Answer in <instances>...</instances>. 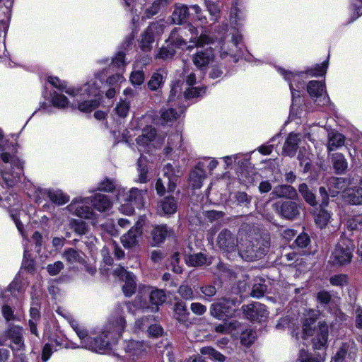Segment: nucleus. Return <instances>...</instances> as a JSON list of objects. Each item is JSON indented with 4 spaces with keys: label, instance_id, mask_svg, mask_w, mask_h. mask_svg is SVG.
I'll use <instances>...</instances> for the list:
<instances>
[{
    "label": "nucleus",
    "instance_id": "62",
    "mask_svg": "<svg viewBox=\"0 0 362 362\" xmlns=\"http://www.w3.org/2000/svg\"><path fill=\"white\" fill-rule=\"evenodd\" d=\"M310 242V238L308 235L305 233H301L296 238L294 244L296 247L300 248H304L306 247Z\"/></svg>",
    "mask_w": 362,
    "mask_h": 362
},
{
    "label": "nucleus",
    "instance_id": "37",
    "mask_svg": "<svg viewBox=\"0 0 362 362\" xmlns=\"http://www.w3.org/2000/svg\"><path fill=\"white\" fill-rule=\"evenodd\" d=\"M298 191L305 199V201L310 206H315L317 204L315 194L310 190L308 186L305 183L300 184Z\"/></svg>",
    "mask_w": 362,
    "mask_h": 362
},
{
    "label": "nucleus",
    "instance_id": "8",
    "mask_svg": "<svg viewBox=\"0 0 362 362\" xmlns=\"http://www.w3.org/2000/svg\"><path fill=\"white\" fill-rule=\"evenodd\" d=\"M216 243L218 247L227 253L235 252L238 246L237 238L228 229H223L218 233Z\"/></svg>",
    "mask_w": 362,
    "mask_h": 362
},
{
    "label": "nucleus",
    "instance_id": "57",
    "mask_svg": "<svg viewBox=\"0 0 362 362\" xmlns=\"http://www.w3.org/2000/svg\"><path fill=\"white\" fill-rule=\"evenodd\" d=\"M329 218V214L326 211L322 210L317 215L315 218V222L322 228L327 224Z\"/></svg>",
    "mask_w": 362,
    "mask_h": 362
},
{
    "label": "nucleus",
    "instance_id": "63",
    "mask_svg": "<svg viewBox=\"0 0 362 362\" xmlns=\"http://www.w3.org/2000/svg\"><path fill=\"white\" fill-rule=\"evenodd\" d=\"M153 320V316L142 317L135 322V327L141 330L148 328L149 324L152 322Z\"/></svg>",
    "mask_w": 362,
    "mask_h": 362
},
{
    "label": "nucleus",
    "instance_id": "41",
    "mask_svg": "<svg viewBox=\"0 0 362 362\" xmlns=\"http://www.w3.org/2000/svg\"><path fill=\"white\" fill-rule=\"evenodd\" d=\"M122 280L125 281L122 286L124 295L127 297L132 296L135 293L136 286L134 275L132 274H127Z\"/></svg>",
    "mask_w": 362,
    "mask_h": 362
},
{
    "label": "nucleus",
    "instance_id": "15",
    "mask_svg": "<svg viewBox=\"0 0 362 362\" xmlns=\"http://www.w3.org/2000/svg\"><path fill=\"white\" fill-rule=\"evenodd\" d=\"M272 195L274 198L286 199V200L296 199L298 197L296 188L286 184L275 186L272 189Z\"/></svg>",
    "mask_w": 362,
    "mask_h": 362
},
{
    "label": "nucleus",
    "instance_id": "38",
    "mask_svg": "<svg viewBox=\"0 0 362 362\" xmlns=\"http://www.w3.org/2000/svg\"><path fill=\"white\" fill-rule=\"evenodd\" d=\"M307 91L312 98H319L325 91V86L320 81H310L307 86Z\"/></svg>",
    "mask_w": 362,
    "mask_h": 362
},
{
    "label": "nucleus",
    "instance_id": "40",
    "mask_svg": "<svg viewBox=\"0 0 362 362\" xmlns=\"http://www.w3.org/2000/svg\"><path fill=\"white\" fill-rule=\"evenodd\" d=\"M49 199L58 205H62L69 201V197L64 194L62 190H49L47 192Z\"/></svg>",
    "mask_w": 362,
    "mask_h": 362
},
{
    "label": "nucleus",
    "instance_id": "44",
    "mask_svg": "<svg viewBox=\"0 0 362 362\" xmlns=\"http://www.w3.org/2000/svg\"><path fill=\"white\" fill-rule=\"evenodd\" d=\"M71 327L76 332L80 339L81 340L82 346L85 344L86 340L88 336V332L86 329L84 328L83 326L80 325L77 321L72 320L70 321Z\"/></svg>",
    "mask_w": 362,
    "mask_h": 362
},
{
    "label": "nucleus",
    "instance_id": "10",
    "mask_svg": "<svg viewBox=\"0 0 362 362\" xmlns=\"http://www.w3.org/2000/svg\"><path fill=\"white\" fill-rule=\"evenodd\" d=\"M108 333L103 332L97 337H88L83 347L95 352L107 350L110 346Z\"/></svg>",
    "mask_w": 362,
    "mask_h": 362
},
{
    "label": "nucleus",
    "instance_id": "53",
    "mask_svg": "<svg viewBox=\"0 0 362 362\" xmlns=\"http://www.w3.org/2000/svg\"><path fill=\"white\" fill-rule=\"evenodd\" d=\"M160 112L162 119L165 122L175 120L179 116L177 110L174 108L162 109Z\"/></svg>",
    "mask_w": 362,
    "mask_h": 362
},
{
    "label": "nucleus",
    "instance_id": "16",
    "mask_svg": "<svg viewBox=\"0 0 362 362\" xmlns=\"http://www.w3.org/2000/svg\"><path fill=\"white\" fill-rule=\"evenodd\" d=\"M7 337L14 344V346H9L12 350L19 351L25 347L23 329L21 327L10 325L7 330Z\"/></svg>",
    "mask_w": 362,
    "mask_h": 362
},
{
    "label": "nucleus",
    "instance_id": "21",
    "mask_svg": "<svg viewBox=\"0 0 362 362\" xmlns=\"http://www.w3.org/2000/svg\"><path fill=\"white\" fill-rule=\"evenodd\" d=\"M88 201H90L95 209L100 212L110 209L112 204L109 197L103 194H96L93 197L88 198Z\"/></svg>",
    "mask_w": 362,
    "mask_h": 362
},
{
    "label": "nucleus",
    "instance_id": "50",
    "mask_svg": "<svg viewBox=\"0 0 362 362\" xmlns=\"http://www.w3.org/2000/svg\"><path fill=\"white\" fill-rule=\"evenodd\" d=\"M177 293L186 300H192L194 298V292L192 288L188 285L182 284L180 286Z\"/></svg>",
    "mask_w": 362,
    "mask_h": 362
},
{
    "label": "nucleus",
    "instance_id": "9",
    "mask_svg": "<svg viewBox=\"0 0 362 362\" xmlns=\"http://www.w3.org/2000/svg\"><path fill=\"white\" fill-rule=\"evenodd\" d=\"M142 234L143 226L140 222H137L127 233L121 237V243L125 248H132L139 244Z\"/></svg>",
    "mask_w": 362,
    "mask_h": 362
},
{
    "label": "nucleus",
    "instance_id": "17",
    "mask_svg": "<svg viewBox=\"0 0 362 362\" xmlns=\"http://www.w3.org/2000/svg\"><path fill=\"white\" fill-rule=\"evenodd\" d=\"M301 138L300 134L294 133L289 134L284 142L282 154L285 156L293 157L296 153Z\"/></svg>",
    "mask_w": 362,
    "mask_h": 362
},
{
    "label": "nucleus",
    "instance_id": "12",
    "mask_svg": "<svg viewBox=\"0 0 362 362\" xmlns=\"http://www.w3.org/2000/svg\"><path fill=\"white\" fill-rule=\"evenodd\" d=\"M214 59V53L211 47L200 49L192 57L193 64L200 70L206 69Z\"/></svg>",
    "mask_w": 362,
    "mask_h": 362
},
{
    "label": "nucleus",
    "instance_id": "22",
    "mask_svg": "<svg viewBox=\"0 0 362 362\" xmlns=\"http://www.w3.org/2000/svg\"><path fill=\"white\" fill-rule=\"evenodd\" d=\"M171 232L172 230L166 225L156 226L151 233L153 243L155 245L163 243Z\"/></svg>",
    "mask_w": 362,
    "mask_h": 362
},
{
    "label": "nucleus",
    "instance_id": "29",
    "mask_svg": "<svg viewBox=\"0 0 362 362\" xmlns=\"http://www.w3.org/2000/svg\"><path fill=\"white\" fill-rule=\"evenodd\" d=\"M211 258L208 259L207 256L202 252L185 256L186 264L190 267H201L205 264H211Z\"/></svg>",
    "mask_w": 362,
    "mask_h": 362
},
{
    "label": "nucleus",
    "instance_id": "5",
    "mask_svg": "<svg viewBox=\"0 0 362 362\" xmlns=\"http://www.w3.org/2000/svg\"><path fill=\"white\" fill-rule=\"evenodd\" d=\"M273 209L282 218L293 221L297 219L302 210L301 204L295 199L284 200L273 204Z\"/></svg>",
    "mask_w": 362,
    "mask_h": 362
},
{
    "label": "nucleus",
    "instance_id": "18",
    "mask_svg": "<svg viewBox=\"0 0 362 362\" xmlns=\"http://www.w3.org/2000/svg\"><path fill=\"white\" fill-rule=\"evenodd\" d=\"M189 17V8L185 4L176 3L173 6V11L171 15L173 23L182 25L185 23Z\"/></svg>",
    "mask_w": 362,
    "mask_h": 362
},
{
    "label": "nucleus",
    "instance_id": "61",
    "mask_svg": "<svg viewBox=\"0 0 362 362\" xmlns=\"http://www.w3.org/2000/svg\"><path fill=\"white\" fill-rule=\"evenodd\" d=\"M298 159L300 163V165L303 168V172L308 173L311 169V160L309 157L304 155L303 153L300 152L298 155Z\"/></svg>",
    "mask_w": 362,
    "mask_h": 362
},
{
    "label": "nucleus",
    "instance_id": "31",
    "mask_svg": "<svg viewBox=\"0 0 362 362\" xmlns=\"http://www.w3.org/2000/svg\"><path fill=\"white\" fill-rule=\"evenodd\" d=\"M205 171L199 166L196 168L189 174V182L194 189H200L202 182L205 179Z\"/></svg>",
    "mask_w": 362,
    "mask_h": 362
},
{
    "label": "nucleus",
    "instance_id": "46",
    "mask_svg": "<svg viewBox=\"0 0 362 362\" xmlns=\"http://www.w3.org/2000/svg\"><path fill=\"white\" fill-rule=\"evenodd\" d=\"M214 42V38L207 34H201L199 37H192L190 39V42L195 43L197 47H202L206 45L212 44Z\"/></svg>",
    "mask_w": 362,
    "mask_h": 362
},
{
    "label": "nucleus",
    "instance_id": "36",
    "mask_svg": "<svg viewBox=\"0 0 362 362\" xmlns=\"http://www.w3.org/2000/svg\"><path fill=\"white\" fill-rule=\"evenodd\" d=\"M175 54V49L173 47L172 45H168L167 43L166 45H163L159 49L156 55V59H161L163 61H170L173 59Z\"/></svg>",
    "mask_w": 362,
    "mask_h": 362
},
{
    "label": "nucleus",
    "instance_id": "54",
    "mask_svg": "<svg viewBox=\"0 0 362 362\" xmlns=\"http://www.w3.org/2000/svg\"><path fill=\"white\" fill-rule=\"evenodd\" d=\"M180 259V254L179 252H175L170 259V263L172 267V270L176 274H181L182 272V269L179 265Z\"/></svg>",
    "mask_w": 362,
    "mask_h": 362
},
{
    "label": "nucleus",
    "instance_id": "1",
    "mask_svg": "<svg viewBox=\"0 0 362 362\" xmlns=\"http://www.w3.org/2000/svg\"><path fill=\"white\" fill-rule=\"evenodd\" d=\"M318 311L310 310L303 321V336L306 338L314 335L312 339L313 349L320 350L327 343L329 335L328 325L325 322L320 321L317 327H313L317 319Z\"/></svg>",
    "mask_w": 362,
    "mask_h": 362
},
{
    "label": "nucleus",
    "instance_id": "51",
    "mask_svg": "<svg viewBox=\"0 0 362 362\" xmlns=\"http://www.w3.org/2000/svg\"><path fill=\"white\" fill-rule=\"evenodd\" d=\"M116 188L115 181L109 178H105L98 184V189L100 191L112 192Z\"/></svg>",
    "mask_w": 362,
    "mask_h": 362
},
{
    "label": "nucleus",
    "instance_id": "49",
    "mask_svg": "<svg viewBox=\"0 0 362 362\" xmlns=\"http://www.w3.org/2000/svg\"><path fill=\"white\" fill-rule=\"evenodd\" d=\"M71 229L78 235H82L88 232L87 224L83 221L74 220L71 223Z\"/></svg>",
    "mask_w": 362,
    "mask_h": 362
},
{
    "label": "nucleus",
    "instance_id": "35",
    "mask_svg": "<svg viewBox=\"0 0 362 362\" xmlns=\"http://www.w3.org/2000/svg\"><path fill=\"white\" fill-rule=\"evenodd\" d=\"M181 31L180 28H174L171 31L168 39L166 40V43L172 45L173 47L180 48L182 45H186V41L182 38V36L180 34Z\"/></svg>",
    "mask_w": 362,
    "mask_h": 362
},
{
    "label": "nucleus",
    "instance_id": "27",
    "mask_svg": "<svg viewBox=\"0 0 362 362\" xmlns=\"http://www.w3.org/2000/svg\"><path fill=\"white\" fill-rule=\"evenodd\" d=\"M349 183L343 177H332L329 181V191L332 197H335L341 191H346Z\"/></svg>",
    "mask_w": 362,
    "mask_h": 362
},
{
    "label": "nucleus",
    "instance_id": "52",
    "mask_svg": "<svg viewBox=\"0 0 362 362\" xmlns=\"http://www.w3.org/2000/svg\"><path fill=\"white\" fill-rule=\"evenodd\" d=\"M81 91L83 92L82 95L86 94L88 98L94 96L95 98L98 97L99 90L98 88L96 87L95 83H88L81 88Z\"/></svg>",
    "mask_w": 362,
    "mask_h": 362
},
{
    "label": "nucleus",
    "instance_id": "48",
    "mask_svg": "<svg viewBox=\"0 0 362 362\" xmlns=\"http://www.w3.org/2000/svg\"><path fill=\"white\" fill-rule=\"evenodd\" d=\"M206 93V87H192L184 93L187 99L202 96Z\"/></svg>",
    "mask_w": 362,
    "mask_h": 362
},
{
    "label": "nucleus",
    "instance_id": "13",
    "mask_svg": "<svg viewBox=\"0 0 362 362\" xmlns=\"http://www.w3.org/2000/svg\"><path fill=\"white\" fill-rule=\"evenodd\" d=\"M163 179L167 185L169 192H173L176 187V182L178 177L182 175V172L178 167H174L172 164L168 163L163 168Z\"/></svg>",
    "mask_w": 362,
    "mask_h": 362
},
{
    "label": "nucleus",
    "instance_id": "6",
    "mask_svg": "<svg viewBox=\"0 0 362 362\" xmlns=\"http://www.w3.org/2000/svg\"><path fill=\"white\" fill-rule=\"evenodd\" d=\"M236 303L237 300L235 299L224 298L210 305V315L218 320L232 317L235 313L232 305H235Z\"/></svg>",
    "mask_w": 362,
    "mask_h": 362
},
{
    "label": "nucleus",
    "instance_id": "59",
    "mask_svg": "<svg viewBox=\"0 0 362 362\" xmlns=\"http://www.w3.org/2000/svg\"><path fill=\"white\" fill-rule=\"evenodd\" d=\"M52 103L55 107H64L68 104V98L64 95L54 93L52 97Z\"/></svg>",
    "mask_w": 362,
    "mask_h": 362
},
{
    "label": "nucleus",
    "instance_id": "32",
    "mask_svg": "<svg viewBox=\"0 0 362 362\" xmlns=\"http://www.w3.org/2000/svg\"><path fill=\"white\" fill-rule=\"evenodd\" d=\"M168 5V0H154L151 6L144 11L143 18L149 19L158 14L161 8Z\"/></svg>",
    "mask_w": 362,
    "mask_h": 362
},
{
    "label": "nucleus",
    "instance_id": "28",
    "mask_svg": "<svg viewBox=\"0 0 362 362\" xmlns=\"http://www.w3.org/2000/svg\"><path fill=\"white\" fill-rule=\"evenodd\" d=\"M344 200L354 205L362 204V187H356L348 189L344 192L343 195Z\"/></svg>",
    "mask_w": 362,
    "mask_h": 362
},
{
    "label": "nucleus",
    "instance_id": "55",
    "mask_svg": "<svg viewBox=\"0 0 362 362\" xmlns=\"http://www.w3.org/2000/svg\"><path fill=\"white\" fill-rule=\"evenodd\" d=\"M129 103L127 101L122 100L115 107V111L120 117H125L129 110Z\"/></svg>",
    "mask_w": 362,
    "mask_h": 362
},
{
    "label": "nucleus",
    "instance_id": "24",
    "mask_svg": "<svg viewBox=\"0 0 362 362\" xmlns=\"http://www.w3.org/2000/svg\"><path fill=\"white\" fill-rule=\"evenodd\" d=\"M177 209V201L172 196L164 197L158 204L159 212L164 214H173L176 212Z\"/></svg>",
    "mask_w": 362,
    "mask_h": 362
},
{
    "label": "nucleus",
    "instance_id": "26",
    "mask_svg": "<svg viewBox=\"0 0 362 362\" xmlns=\"http://www.w3.org/2000/svg\"><path fill=\"white\" fill-rule=\"evenodd\" d=\"M167 77V71L163 69H159L154 72L148 82V88L151 90H157L164 83Z\"/></svg>",
    "mask_w": 362,
    "mask_h": 362
},
{
    "label": "nucleus",
    "instance_id": "43",
    "mask_svg": "<svg viewBox=\"0 0 362 362\" xmlns=\"http://www.w3.org/2000/svg\"><path fill=\"white\" fill-rule=\"evenodd\" d=\"M166 298L165 291L162 289L157 288L151 291L149 296L151 303L157 306L163 304Z\"/></svg>",
    "mask_w": 362,
    "mask_h": 362
},
{
    "label": "nucleus",
    "instance_id": "56",
    "mask_svg": "<svg viewBox=\"0 0 362 362\" xmlns=\"http://www.w3.org/2000/svg\"><path fill=\"white\" fill-rule=\"evenodd\" d=\"M64 267V265L62 261H57L53 264H49L46 269L49 275L55 276L59 274Z\"/></svg>",
    "mask_w": 362,
    "mask_h": 362
},
{
    "label": "nucleus",
    "instance_id": "2",
    "mask_svg": "<svg viewBox=\"0 0 362 362\" xmlns=\"http://www.w3.org/2000/svg\"><path fill=\"white\" fill-rule=\"evenodd\" d=\"M269 247V235H255L242 241L238 249V254L246 261H255L262 259L267 253Z\"/></svg>",
    "mask_w": 362,
    "mask_h": 362
},
{
    "label": "nucleus",
    "instance_id": "60",
    "mask_svg": "<svg viewBox=\"0 0 362 362\" xmlns=\"http://www.w3.org/2000/svg\"><path fill=\"white\" fill-rule=\"evenodd\" d=\"M23 267L25 270H27L29 272H33L35 270L34 259L30 258V254L26 250L24 252Z\"/></svg>",
    "mask_w": 362,
    "mask_h": 362
},
{
    "label": "nucleus",
    "instance_id": "30",
    "mask_svg": "<svg viewBox=\"0 0 362 362\" xmlns=\"http://www.w3.org/2000/svg\"><path fill=\"white\" fill-rule=\"evenodd\" d=\"M101 103V98H95L93 99H83L78 100L77 108L82 112L89 113L96 109Z\"/></svg>",
    "mask_w": 362,
    "mask_h": 362
},
{
    "label": "nucleus",
    "instance_id": "33",
    "mask_svg": "<svg viewBox=\"0 0 362 362\" xmlns=\"http://www.w3.org/2000/svg\"><path fill=\"white\" fill-rule=\"evenodd\" d=\"M174 313L175 318L180 322H185L189 313L187 310L186 303L180 300H177L174 304Z\"/></svg>",
    "mask_w": 362,
    "mask_h": 362
},
{
    "label": "nucleus",
    "instance_id": "19",
    "mask_svg": "<svg viewBox=\"0 0 362 362\" xmlns=\"http://www.w3.org/2000/svg\"><path fill=\"white\" fill-rule=\"evenodd\" d=\"M146 194V190L132 188L125 195L124 200L137 208H141L144 205Z\"/></svg>",
    "mask_w": 362,
    "mask_h": 362
},
{
    "label": "nucleus",
    "instance_id": "42",
    "mask_svg": "<svg viewBox=\"0 0 362 362\" xmlns=\"http://www.w3.org/2000/svg\"><path fill=\"white\" fill-rule=\"evenodd\" d=\"M63 257L71 264L75 262L86 263L83 257L80 255V253L73 248L65 250L63 253Z\"/></svg>",
    "mask_w": 362,
    "mask_h": 362
},
{
    "label": "nucleus",
    "instance_id": "23",
    "mask_svg": "<svg viewBox=\"0 0 362 362\" xmlns=\"http://www.w3.org/2000/svg\"><path fill=\"white\" fill-rule=\"evenodd\" d=\"M236 206L242 208L244 212H248L251 208L252 197L245 192L238 191L234 193L233 197Z\"/></svg>",
    "mask_w": 362,
    "mask_h": 362
},
{
    "label": "nucleus",
    "instance_id": "4",
    "mask_svg": "<svg viewBox=\"0 0 362 362\" xmlns=\"http://www.w3.org/2000/svg\"><path fill=\"white\" fill-rule=\"evenodd\" d=\"M355 245L352 240L341 237L332 254V261L336 265H345L351 262Z\"/></svg>",
    "mask_w": 362,
    "mask_h": 362
},
{
    "label": "nucleus",
    "instance_id": "58",
    "mask_svg": "<svg viewBox=\"0 0 362 362\" xmlns=\"http://www.w3.org/2000/svg\"><path fill=\"white\" fill-rule=\"evenodd\" d=\"M216 269L221 276L235 278V272L223 263H218L216 266Z\"/></svg>",
    "mask_w": 362,
    "mask_h": 362
},
{
    "label": "nucleus",
    "instance_id": "34",
    "mask_svg": "<svg viewBox=\"0 0 362 362\" xmlns=\"http://www.w3.org/2000/svg\"><path fill=\"white\" fill-rule=\"evenodd\" d=\"M334 169L337 174L344 173L348 168V163L341 153H334L332 156Z\"/></svg>",
    "mask_w": 362,
    "mask_h": 362
},
{
    "label": "nucleus",
    "instance_id": "39",
    "mask_svg": "<svg viewBox=\"0 0 362 362\" xmlns=\"http://www.w3.org/2000/svg\"><path fill=\"white\" fill-rule=\"evenodd\" d=\"M204 5L211 16V21L216 22L220 18L221 9L217 2L204 0Z\"/></svg>",
    "mask_w": 362,
    "mask_h": 362
},
{
    "label": "nucleus",
    "instance_id": "20",
    "mask_svg": "<svg viewBox=\"0 0 362 362\" xmlns=\"http://www.w3.org/2000/svg\"><path fill=\"white\" fill-rule=\"evenodd\" d=\"M88 199L85 202H72L69 206V210L74 211L75 214L81 218L88 219L92 218L93 212L91 207L86 205L89 203Z\"/></svg>",
    "mask_w": 362,
    "mask_h": 362
},
{
    "label": "nucleus",
    "instance_id": "25",
    "mask_svg": "<svg viewBox=\"0 0 362 362\" xmlns=\"http://www.w3.org/2000/svg\"><path fill=\"white\" fill-rule=\"evenodd\" d=\"M344 143L345 137L343 134L334 131L328 133L327 148L329 152L343 146Z\"/></svg>",
    "mask_w": 362,
    "mask_h": 362
},
{
    "label": "nucleus",
    "instance_id": "47",
    "mask_svg": "<svg viewBox=\"0 0 362 362\" xmlns=\"http://www.w3.org/2000/svg\"><path fill=\"white\" fill-rule=\"evenodd\" d=\"M256 332L252 329H246L243 331L240 336V341L242 344L249 346L254 341L256 338Z\"/></svg>",
    "mask_w": 362,
    "mask_h": 362
},
{
    "label": "nucleus",
    "instance_id": "3",
    "mask_svg": "<svg viewBox=\"0 0 362 362\" xmlns=\"http://www.w3.org/2000/svg\"><path fill=\"white\" fill-rule=\"evenodd\" d=\"M1 158L4 163L10 165L11 167V169L6 166L3 167L2 178L8 187H13L20 181L23 171V165L17 157L7 153H1Z\"/></svg>",
    "mask_w": 362,
    "mask_h": 362
},
{
    "label": "nucleus",
    "instance_id": "7",
    "mask_svg": "<svg viewBox=\"0 0 362 362\" xmlns=\"http://www.w3.org/2000/svg\"><path fill=\"white\" fill-rule=\"evenodd\" d=\"M241 310L246 318L250 321H264L269 314L266 306L259 303L243 305Z\"/></svg>",
    "mask_w": 362,
    "mask_h": 362
},
{
    "label": "nucleus",
    "instance_id": "14",
    "mask_svg": "<svg viewBox=\"0 0 362 362\" xmlns=\"http://www.w3.org/2000/svg\"><path fill=\"white\" fill-rule=\"evenodd\" d=\"M161 25L158 23H152L141 34L139 40V47L144 52H148L152 48V44L154 42V31L161 28Z\"/></svg>",
    "mask_w": 362,
    "mask_h": 362
},
{
    "label": "nucleus",
    "instance_id": "64",
    "mask_svg": "<svg viewBox=\"0 0 362 362\" xmlns=\"http://www.w3.org/2000/svg\"><path fill=\"white\" fill-rule=\"evenodd\" d=\"M299 362H320V361L314 357L311 354L305 351L304 349L300 351Z\"/></svg>",
    "mask_w": 362,
    "mask_h": 362
},
{
    "label": "nucleus",
    "instance_id": "45",
    "mask_svg": "<svg viewBox=\"0 0 362 362\" xmlns=\"http://www.w3.org/2000/svg\"><path fill=\"white\" fill-rule=\"evenodd\" d=\"M200 353L203 355H208L211 358L218 362H224L226 361V356L211 346L202 348Z\"/></svg>",
    "mask_w": 362,
    "mask_h": 362
},
{
    "label": "nucleus",
    "instance_id": "11",
    "mask_svg": "<svg viewBox=\"0 0 362 362\" xmlns=\"http://www.w3.org/2000/svg\"><path fill=\"white\" fill-rule=\"evenodd\" d=\"M125 354L123 357L128 362H135L146 354L145 346L143 343L136 341H130L124 346Z\"/></svg>",
    "mask_w": 362,
    "mask_h": 362
}]
</instances>
